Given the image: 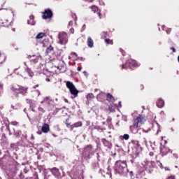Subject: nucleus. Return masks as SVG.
<instances>
[{"mask_svg": "<svg viewBox=\"0 0 179 179\" xmlns=\"http://www.w3.org/2000/svg\"><path fill=\"white\" fill-rule=\"evenodd\" d=\"M157 106L159 107V108H162V107L164 106V101L162 99H159L157 103Z\"/></svg>", "mask_w": 179, "mask_h": 179, "instance_id": "f8f14e48", "label": "nucleus"}, {"mask_svg": "<svg viewBox=\"0 0 179 179\" xmlns=\"http://www.w3.org/2000/svg\"><path fill=\"white\" fill-rule=\"evenodd\" d=\"M83 30H85V29H86V24H83Z\"/></svg>", "mask_w": 179, "mask_h": 179, "instance_id": "473e14b6", "label": "nucleus"}, {"mask_svg": "<svg viewBox=\"0 0 179 179\" xmlns=\"http://www.w3.org/2000/svg\"><path fill=\"white\" fill-rule=\"evenodd\" d=\"M48 50L49 51H52V50H54V48H52V46H49L48 48Z\"/></svg>", "mask_w": 179, "mask_h": 179, "instance_id": "393cba45", "label": "nucleus"}, {"mask_svg": "<svg viewBox=\"0 0 179 179\" xmlns=\"http://www.w3.org/2000/svg\"><path fill=\"white\" fill-rule=\"evenodd\" d=\"M36 87H38V85L34 86V89H36Z\"/></svg>", "mask_w": 179, "mask_h": 179, "instance_id": "4c0bfd02", "label": "nucleus"}, {"mask_svg": "<svg viewBox=\"0 0 179 179\" xmlns=\"http://www.w3.org/2000/svg\"><path fill=\"white\" fill-rule=\"evenodd\" d=\"M31 61H33V62H37V59H33V60H31Z\"/></svg>", "mask_w": 179, "mask_h": 179, "instance_id": "c9c22d12", "label": "nucleus"}, {"mask_svg": "<svg viewBox=\"0 0 179 179\" xmlns=\"http://www.w3.org/2000/svg\"><path fill=\"white\" fill-rule=\"evenodd\" d=\"M28 89H29L28 87H22L20 88L15 89V92H19L20 93L22 92V90L23 92H25V93H27Z\"/></svg>", "mask_w": 179, "mask_h": 179, "instance_id": "dca6fc26", "label": "nucleus"}, {"mask_svg": "<svg viewBox=\"0 0 179 179\" xmlns=\"http://www.w3.org/2000/svg\"><path fill=\"white\" fill-rule=\"evenodd\" d=\"M118 105H119V108H121V107H122V105H121V101H120V102L118 103Z\"/></svg>", "mask_w": 179, "mask_h": 179, "instance_id": "7c9ffc66", "label": "nucleus"}, {"mask_svg": "<svg viewBox=\"0 0 179 179\" xmlns=\"http://www.w3.org/2000/svg\"><path fill=\"white\" fill-rule=\"evenodd\" d=\"M77 71H78L79 72H80V71H82V67H78V68H77Z\"/></svg>", "mask_w": 179, "mask_h": 179, "instance_id": "c756f323", "label": "nucleus"}, {"mask_svg": "<svg viewBox=\"0 0 179 179\" xmlns=\"http://www.w3.org/2000/svg\"><path fill=\"white\" fill-rule=\"evenodd\" d=\"M59 44H66L68 43V34L65 32H62V34H59Z\"/></svg>", "mask_w": 179, "mask_h": 179, "instance_id": "20e7f679", "label": "nucleus"}, {"mask_svg": "<svg viewBox=\"0 0 179 179\" xmlns=\"http://www.w3.org/2000/svg\"><path fill=\"white\" fill-rule=\"evenodd\" d=\"M110 113H115V109L113 106H109Z\"/></svg>", "mask_w": 179, "mask_h": 179, "instance_id": "4be33fe9", "label": "nucleus"}, {"mask_svg": "<svg viewBox=\"0 0 179 179\" xmlns=\"http://www.w3.org/2000/svg\"><path fill=\"white\" fill-rule=\"evenodd\" d=\"M50 131V125L48 124H44L42 126V132H44L45 134H47V132Z\"/></svg>", "mask_w": 179, "mask_h": 179, "instance_id": "6e6552de", "label": "nucleus"}, {"mask_svg": "<svg viewBox=\"0 0 179 179\" xmlns=\"http://www.w3.org/2000/svg\"><path fill=\"white\" fill-rule=\"evenodd\" d=\"M44 36H45V33H43V32H41L39 33L36 36V38L37 40H40L41 38H43V37H44Z\"/></svg>", "mask_w": 179, "mask_h": 179, "instance_id": "a211bd4d", "label": "nucleus"}, {"mask_svg": "<svg viewBox=\"0 0 179 179\" xmlns=\"http://www.w3.org/2000/svg\"><path fill=\"white\" fill-rule=\"evenodd\" d=\"M146 122V116L140 115L136 120H134V124L132 126H130V130L133 134H142L143 129H141V127ZM140 128V129H138Z\"/></svg>", "mask_w": 179, "mask_h": 179, "instance_id": "f257e3e1", "label": "nucleus"}, {"mask_svg": "<svg viewBox=\"0 0 179 179\" xmlns=\"http://www.w3.org/2000/svg\"><path fill=\"white\" fill-rule=\"evenodd\" d=\"M0 55H1V52H0Z\"/></svg>", "mask_w": 179, "mask_h": 179, "instance_id": "5fc2aeb1", "label": "nucleus"}, {"mask_svg": "<svg viewBox=\"0 0 179 179\" xmlns=\"http://www.w3.org/2000/svg\"><path fill=\"white\" fill-rule=\"evenodd\" d=\"M41 103V104H44V106H47L51 104V101L50 100V98L48 96H46Z\"/></svg>", "mask_w": 179, "mask_h": 179, "instance_id": "0eeeda50", "label": "nucleus"}, {"mask_svg": "<svg viewBox=\"0 0 179 179\" xmlns=\"http://www.w3.org/2000/svg\"><path fill=\"white\" fill-rule=\"evenodd\" d=\"M17 71V69H15V70H14V71H15V73H16V71Z\"/></svg>", "mask_w": 179, "mask_h": 179, "instance_id": "c03bdc74", "label": "nucleus"}, {"mask_svg": "<svg viewBox=\"0 0 179 179\" xmlns=\"http://www.w3.org/2000/svg\"><path fill=\"white\" fill-rule=\"evenodd\" d=\"M87 99L88 100H90V99H94V95H93V94H88L87 95Z\"/></svg>", "mask_w": 179, "mask_h": 179, "instance_id": "6ab92c4d", "label": "nucleus"}, {"mask_svg": "<svg viewBox=\"0 0 179 179\" xmlns=\"http://www.w3.org/2000/svg\"><path fill=\"white\" fill-rule=\"evenodd\" d=\"M65 103H68V99H64Z\"/></svg>", "mask_w": 179, "mask_h": 179, "instance_id": "ea45409f", "label": "nucleus"}, {"mask_svg": "<svg viewBox=\"0 0 179 179\" xmlns=\"http://www.w3.org/2000/svg\"><path fill=\"white\" fill-rule=\"evenodd\" d=\"M105 42L106 43V44H113V41L108 38L105 39Z\"/></svg>", "mask_w": 179, "mask_h": 179, "instance_id": "5701e85b", "label": "nucleus"}, {"mask_svg": "<svg viewBox=\"0 0 179 179\" xmlns=\"http://www.w3.org/2000/svg\"><path fill=\"white\" fill-rule=\"evenodd\" d=\"M124 68H125V66H124V65L122 66V69H124Z\"/></svg>", "mask_w": 179, "mask_h": 179, "instance_id": "49530a36", "label": "nucleus"}, {"mask_svg": "<svg viewBox=\"0 0 179 179\" xmlns=\"http://www.w3.org/2000/svg\"><path fill=\"white\" fill-rule=\"evenodd\" d=\"M11 125H17V122H12Z\"/></svg>", "mask_w": 179, "mask_h": 179, "instance_id": "bb28decb", "label": "nucleus"}, {"mask_svg": "<svg viewBox=\"0 0 179 179\" xmlns=\"http://www.w3.org/2000/svg\"><path fill=\"white\" fill-rule=\"evenodd\" d=\"M0 87H2V84H0Z\"/></svg>", "mask_w": 179, "mask_h": 179, "instance_id": "09e8293b", "label": "nucleus"}, {"mask_svg": "<svg viewBox=\"0 0 179 179\" xmlns=\"http://www.w3.org/2000/svg\"><path fill=\"white\" fill-rule=\"evenodd\" d=\"M38 134L39 135H41V132H38Z\"/></svg>", "mask_w": 179, "mask_h": 179, "instance_id": "de8ad7c7", "label": "nucleus"}, {"mask_svg": "<svg viewBox=\"0 0 179 179\" xmlns=\"http://www.w3.org/2000/svg\"><path fill=\"white\" fill-rule=\"evenodd\" d=\"M72 55H77L76 53H75V52H73Z\"/></svg>", "mask_w": 179, "mask_h": 179, "instance_id": "37998d69", "label": "nucleus"}, {"mask_svg": "<svg viewBox=\"0 0 179 179\" xmlns=\"http://www.w3.org/2000/svg\"><path fill=\"white\" fill-rule=\"evenodd\" d=\"M143 108L145 109V106H143Z\"/></svg>", "mask_w": 179, "mask_h": 179, "instance_id": "864d4df0", "label": "nucleus"}, {"mask_svg": "<svg viewBox=\"0 0 179 179\" xmlns=\"http://www.w3.org/2000/svg\"><path fill=\"white\" fill-rule=\"evenodd\" d=\"M123 138H124V139H125L126 141H128V140L129 139V135H128V134H124V135L123 136Z\"/></svg>", "mask_w": 179, "mask_h": 179, "instance_id": "b1692460", "label": "nucleus"}, {"mask_svg": "<svg viewBox=\"0 0 179 179\" xmlns=\"http://www.w3.org/2000/svg\"><path fill=\"white\" fill-rule=\"evenodd\" d=\"M72 24H73V22L72 21H70L69 22V26H72Z\"/></svg>", "mask_w": 179, "mask_h": 179, "instance_id": "c85d7f7f", "label": "nucleus"}, {"mask_svg": "<svg viewBox=\"0 0 179 179\" xmlns=\"http://www.w3.org/2000/svg\"><path fill=\"white\" fill-rule=\"evenodd\" d=\"M169 152H170V149H169L166 147H162L161 148V153H162V155H167V153H169Z\"/></svg>", "mask_w": 179, "mask_h": 179, "instance_id": "ddd939ff", "label": "nucleus"}, {"mask_svg": "<svg viewBox=\"0 0 179 179\" xmlns=\"http://www.w3.org/2000/svg\"><path fill=\"white\" fill-rule=\"evenodd\" d=\"M127 66H128V65H131V66H134V68H136V66H138V63H136V61L135 60H129L127 64H126Z\"/></svg>", "mask_w": 179, "mask_h": 179, "instance_id": "1a4fd4ad", "label": "nucleus"}, {"mask_svg": "<svg viewBox=\"0 0 179 179\" xmlns=\"http://www.w3.org/2000/svg\"><path fill=\"white\" fill-rule=\"evenodd\" d=\"M173 52H176V49H175V48H173Z\"/></svg>", "mask_w": 179, "mask_h": 179, "instance_id": "a18cd8bd", "label": "nucleus"}, {"mask_svg": "<svg viewBox=\"0 0 179 179\" xmlns=\"http://www.w3.org/2000/svg\"><path fill=\"white\" fill-rule=\"evenodd\" d=\"M66 124L67 128H69V127H71V124H69V123L68 122V120H66Z\"/></svg>", "mask_w": 179, "mask_h": 179, "instance_id": "a878e982", "label": "nucleus"}, {"mask_svg": "<svg viewBox=\"0 0 179 179\" xmlns=\"http://www.w3.org/2000/svg\"><path fill=\"white\" fill-rule=\"evenodd\" d=\"M66 86H67L68 89H69V91L71 93V94L73 96H74V97H78V94L79 93V91H78V90H76V87H75L73 83H72L70 81H67L66 82Z\"/></svg>", "mask_w": 179, "mask_h": 179, "instance_id": "7ed1b4c3", "label": "nucleus"}, {"mask_svg": "<svg viewBox=\"0 0 179 179\" xmlns=\"http://www.w3.org/2000/svg\"><path fill=\"white\" fill-rule=\"evenodd\" d=\"M98 91V90H95V92H97Z\"/></svg>", "mask_w": 179, "mask_h": 179, "instance_id": "603ef678", "label": "nucleus"}, {"mask_svg": "<svg viewBox=\"0 0 179 179\" xmlns=\"http://www.w3.org/2000/svg\"><path fill=\"white\" fill-rule=\"evenodd\" d=\"M24 64L25 66H27V62H24Z\"/></svg>", "mask_w": 179, "mask_h": 179, "instance_id": "58836bf2", "label": "nucleus"}, {"mask_svg": "<svg viewBox=\"0 0 179 179\" xmlns=\"http://www.w3.org/2000/svg\"><path fill=\"white\" fill-rule=\"evenodd\" d=\"M33 20H34V16L31 15L29 17V20H28V22H27L28 24H31V26H34L35 23L34 22Z\"/></svg>", "mask_w": 179, "mask_h": 179, "instance_id": "2eb2a0df", "label": "nucleus"}, {"mask_svg": "<svg viewBox=\"0 0 179 179\" xmlns=\"http://www.w3.org/2000/svg\"><path fill=\"white\" fill-rule=\"evenodd\" d=\"M16 136H19V133H15Z\"/></svg>", "mask_w": 179, "mask_h": 179, "instance_id": "a19ab883", "label": "nucleus"}, {"mask_svg": "<svg viewBox=\"0 0 179 179\" xmlns=\"http://www.w3.org/2000/svg\"><path fill=\"white\" fill-rule=\"evenodd\" d=\"M127 163L122 161H117L115 164V171L118 174H124L127 173Z\"/></svg>", "mask_w": 179, "mask_h": 179, "instance_id": "f03ea898", "label": "nucleus"}, {"mask_svg": "<svg viewBox=\"0 0 179 179\" xmlns=\"http://www.w3.org/2000/svg\"><path fill=\"white\" fill-rule=\"evenodd\" d=\"M91 9H92V12H94V13H96V11L98 10L97 7L95 6L91 7Z\"/></svg>", "mask_w": 179, "mask_h": 179, "instance_id": "412c9836", "label": "nucleus"}, {"mask_svg": "<svg viewBox=\"0 0 179 179\" xmlns=\"http://www.w3.org/2000/svg\"><path fill=\"white\" fill-rule=\"evenodd\" d=\"M70 31H71V33H72V34H73V33H75V29H71Z\"/></svg>", "mask_w": 179, "mask_h": 179, "instance_id": "cd10ccee", "label": "nucleus"}, {"mask_svg": "<svg viewBox=\"0 0 179 179\" xmlns=\"http://www.w3.org/2000/svg\"><path fill=\"white\" fill-rule=\"evenodd\" d=\"M168 179H175V178H174V176H169V177L168 178Z\"/></svg>", "mask_w": 179, "mask_h": 179, "instance_id": "2f4dec72", "label": "nucleus"}, {"mask_svg": "<svg viewBox=\"0 0 179 179\" xmlns=\"http://www.w3.org/2000/svg\"><path fill=\"white\" fill-rule=\"evenodd\" d=\"M84 73L86 75V71H84Z\"/></svg>", "mask_w": 179, "mask_h": 179, "instance_id": "3c124183", "label": "nucleus"}, {"mask_svg": "<svg viewBox=\"0 0 179 179\" xmlns=\"http://www.w3.org/2000/svg\"><path fill=\"white\" fill-rule=\"evenodd\" d=\"M90 152H92V145H87L85 149H84V153L87 156H89L90 155Z\"/></svg>", "mask_w": 179, "mask_h": 179, "instance_id": "9d476101", "label": "nucleus"}, {"mask_svg": "<svg viewBox=\"0 0 179 179\" xmlns=\"http://www.w3.org/2000/svg\"><path fill=\"white\" fill-rule=\"evenodd\" d=\"M70 127H71V130H73V128H78V127H82V122H76V123L71 125Z\"/></svg>", "mask_w": 179, "mask_h": 179, "instance_id": "4468645a", "label": "nucleus"}, {"mask_svg": "<svg viewBox=\"0 0 179 179\" xmlns=\"http://www.w3.org/2000/svg\"><path fill=\"white\" fill-rule=\"evenodd\" d=\"M101 94H103V93L98 94L97 99H99L100 97V96H101Z\"/></svg>", "mask_w": 179, "mask_h": 179, "instance_id": "e433bc0d", "label": "nucleus"}, {"mask_svg": "<svg viewBox=\"0 0 179 179\" xmlns=\"http://www.w3.org/2000/svg\"><path fill=\"white\" fill-rule=\"evenodd\" d=\"M98 16H99V17H101V13H98Z\"/></svg>", "mask_w": 179, "mask_h": 179, "instance_id": "f704fd0d", "label": "nucleus"}, {"mask_svg": "<svg viewBox=\"0 0 179 179\" xmlns=\"http://www.w3.org/2000/svg\"><path fill=\"white\" fill-rule=\"evenodd\" d=\"M20 75L22 78H27V75H29L31 78L34 76V73L33 71H31V69H29V67H27L24 71H22Z\"/></svg>", "mask_w": 179, "mask_h": 179, "instance_id": "39448f33", "label": "nucleus"}, {"mask_svg": "<svg viewBox=\"0 0 179 179\" xmlns=\"http://www.w3.org/2000/svg\"><path fill=\"white\" fill-rule=\"evenodd\" d=\"M46 81H47V82H50V79H49V78H47V79H46Z\"/></svg>", "mask_w": 179, "mask_h": 179, "instance_id": "79ce46f5", "label": "nucleus"}, {"mask_svg": "<svg viewBox=\"0 0 179 179\" xmlns=\"http://www.w3.org/2000/svg\"><path fill=\"white\" fill-rule=\"evenodd\" d=\"M106 100L108 101H114V96H113V95L110 94H108L106 96Z\"/></svg>", "mask_w": 179, "mask_h": 179, "instance_id": "f3484780", "label": "nucleus"}, {"mask_svg": "<svg viewBox=\"0 0 179 179\" xmlns=\"http://www.w3.org/2000/svg\"><path fill=\"white\" fill-rule=\"evenodd\" d=\"M52 173H56V174H59V170L57 168H53L52 169Z\"/></svg>", "mask_w": 179, "mask_h": 179, "instance_id": "aec40b11", "label": "nucleus"}, {"mask_svg": "<svg viewBox=\"0 0 179 179\" xmlns=\"http://www.w3.org/2000/svg\"><path fill=\"white\" fill-rule=\"evenodd\" d=\"M87 44L90 48H93L94 42L91 37H88Z\"/></svg>", "mask_w": 179, "mask_h": 179, "instance_id": "9b49d317", "label": "nucleus"}, {"mask_svg": "<svg viewBox=\"0 0 179 179\" xmlns=\"http://www.w3.org/2000/svg\"><path fill=\"white\" fill-rule=\"evenodd\" d=\"M171 31V29H169L166 31V33L169 34Z\"/></svg>", "mask_w": 179, "mask_h": 179, "instance_id": "72a5a7b5", "label": "nucleus"}, {"mask_svg": "<svg viewBox=\"0 0 179 179\" xmlns=\"http://www.w3.org/2000/svg\"><path fill=\"white\" fill-rule=\"evenodd\" d=\"M39 110H43V108H39Z\"/></svg>", "mask_w": 179, "mask_h": 179, "instance_id": "8fccbe9b", "label": "nucleus"}, {"mask_svg": "<svg viewBox=\"0 0 179 179\" xmlns=\"http://www.w3.org/2000/svg\"><path fill=\"white\" fill-rule=\"evenodd\" d=\"M51 17H52V11L45 10L43 13V19H51Z\"/></svg>", "mask_w": 179, "mask_h": 179, "instance_id": "423d86ee", "label": "nucleus"}]
</instances>
